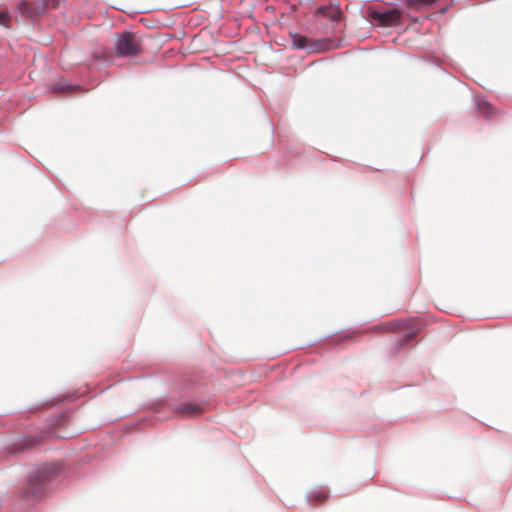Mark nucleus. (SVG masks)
<instances>
[{
	"instance_id": "1",
	"label": "nucleus",
	"mask_w": 512,
	"mask_h": 512,
	"mask_svg": "<svg viewBox=\"0 0 512 512\" xmlns=\"http://www.w3.org/2000/svg\"><path fill=\"white\" fill-rule=\"evenodd\" d=\"M374 329L377 332H398L399 345L396 351H399L402 345L415 337V328L413 327L412 321H391L386 324L377 325Z\"/></svg>"
},
{
	"instance_id": "2",
	"label": "nucleus",
	"mask_w": 512,
	"mask_h": 512,
	"mask_svg": "<svg viewBox=\"0 0 512 512\" xmlns=\"http://www.w3.org/2000/svg\"><path fill=\"white\" fill-rule=\"evenodd\" d=\"M114 45H116V55L119 57H133L141 53V42L133 32L117 34Z\"/></svg>"
},
{
	"instance_id": "3",
	"label": "nucleus",
	"mask_w": 512,
	"mask_h": 512,
	"mask_svg": "<svg viewBox=\"0 0 512 512\" xmlns=\"http://www.w3.org/2000/svg\"><path fill=\"white\" fill-rule=\"evenodd\" d=\"M370 21L378 27H391L399 22V12L395 10L387 12L370 11Z\"/></svg>"
},
{
	"instance_id": "4",
	"label": "nucleus",
	"mask_w": 512,
	"mask_h": 512,
	"mask_svg": "<svg viewBox=\"0 0 512 512\" xmlns=\"http://www.w3.org/2000/svg\"><path fill=\"white\" fill-rule=\"evenodd\" d=\"M43 485H45V481L42 476L31 477L28 480V484L24 486L21 496L28 500L38 498L41 495V491H43Z\"/></svg>"
},
{
	"instance_id": "5",
	"label": "nucleus",
	"mask_w": 512,
	"mask_h": 512,
	"mask_svg": "<svg viewBox=\"0 0 512 512\" xmlns=\"http://www.w3.org/2000/svg\"><path fill=\"white\" fill-rule=\"evenodd\" d=\"M202 412V406L196 403L186 402L177 406L178 415L184 418H193L200 415Z\"/></svg>"
},
{
	"instance_id": "6",
	"label": "nucleus",
	"mask_w": 512,
	"mask_h": 512,
	"mask_svg": "<svg viewBox=\"0 0 512 512\" xmlns=\"http://www.w3.org/2000/svg\"><path fill=\"white\" fill-rule=\"evenodd\" d=\"M316 15H321L333 22H338L343 17V12L337 6H321L316 9Z\"/></svg>"
},
{
	"instance_id": "7",
	"label": "nucleus",
	"mask_w": 512,
	"mask_h": 512,
	"mask_svg": "<svg viewBox=\"0 0 512 512\" xmlns=\"http://www.w3.org/2000/svg\"><path fill=\"white\" fill-rule=\"evenodd\" d=\"M16 10L25 17L33 18L40 13V6L27 1H21L18 3V6H16Z\"/></svg>"
},
{
	"instance_id": "8",
	"label": "nucleus",
	"mask_w": 512,
	"mask_h": 512,
	"mask_svg": "<svg viewBox=\"0 0 512 512\" xmlns=\"http://www.w3.org/2000/svg\"><path fill=\"white\" fill-rule=\"evenodd\" d=\"M328 498V492L325 488H318L316 490L311 491L310 496H308V500L314 503V505H320L325 502Z\"/></svg>"
},
{
	"instance_id": "9",
	"label": "nucleus",
	"mask_w": 512,
	"mask_h": 512,
	"mask_svg": "<svg viewBox=\"0 0 512 512\" xmlns=\"http://www.w3.org/2000/svg\"><path fill=\"white\" fill-rule=\"evenodd\" d=\"M290 39H292V46L296 49H308L309 39L299 35V34H290Z\"/></svg>"
},
{
	"instance_id": "10",
	"label": "nucleus",
	"mask_w": 512,
	"mask_h": 512,
	"mask_svg": "<svg viewBox=\"0 0 512 512\" xmlns=\"http://www.w3.org/2000/svg\"><path fill=\"white\" fill-rule=\"evenodd\" d=\"M478 111L486 117L492 114V106L486 102L478 103Z\"/></svg>"
},
{
	"instance_id": "11",
	"label": "nucleus",
	"mask_w": 512,
	"mask_h": 512,
	"mask_svg": "<svg viewBox=\"0 0 512 512\" xmlns=\"http://www.w3.org/2000/svg\"><path fill=\"white\" fill-rule=\"evenodd\" d=\"M9 15L6 11H0V25L8 28Z\"/></svg>"
},
{
	"instance_id": "12",
	"label": "nucleus",
	"mask_w": 512,
	"mask_h": 512,
	"mask_svg": "<svg viewBox=\"0 0 512 512\" xmlns=\"http://www.w3.org/2000/svg\"><path fill=\"white\" fill-rule=\"evenodd\" d=\"M330 49H331L330 41H326V42L322 43V45L320 47H314V50H316L318 52H326Z\"/></svg>"
},
{
	"instance_id": "13",
	"label": "nucleus",
	"mask_w": 512,
	"mask_h": 512,
	"mask_svg": "<svg viewBox=\"0 0 512 512\" xmlns=\"http://www.w3.org/2000/svg\"><path fill=\"white\" fill-rule=\"evenodd\" d=\"M437 0H417V3L422 5H430L432 3H435Z\"/></svg>"
}]
</instances>
